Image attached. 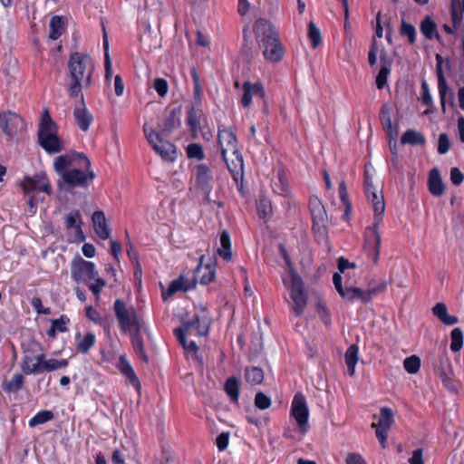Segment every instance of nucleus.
Wrapping results in <instances>:
<instances>
[{
	"label": "nucleus",
	"instance_id": "47",
	"mask_svg": "<svg viewBox=\"0 0 464 464\" xmlns=\"http://www.w3.org/2000/svg\"><path fill=\"white\" fill-rule=\"evenodd\" d=\"M186 154L188 159L203 160L206 157L203 147L199 143H190L186 148Z\"/></svg>",
	"mask_w": 464,
	"mask_h": 464
},
{
	"label": "nucleus",
	"instance_id": "13",
	"mask_svg": "<svg viewBox=\"0 0 464 464\" xmlns=\"http://www.w3.org/2000/svg\"><path fill=\"white\" fill-rule=\"evenodd\" d=\"M386 290V285L382 284L376 287L362 289L355 286H346L339 295L348 302L361 301L362 304H369L378 293Z\"/></svg>",
	"mask_w": 464,
	"mask_h": 464
},
{
	"label": "nucleus",
	"instance_id": "64",
	"mask_svg": "<svg viewBox=\"0 0 464 464\" xmlns=\"http://www.w3.org/2000/svg\"><path fill=\"white\" fill-rule=\"evenodd\" d=\"M70 319L67 317V315L63 314L58 319H54L52 321V324L53 325V328H56V330L60 333H65L68 331L67 324H69Z\"/></svg>",
	"mask_w": 464,
	"mask_h": 464
},
{
	"label": "nucleus",
	"instance_id": "63",
	"mask_svg": "<svg viewBox=\"0 0 464 464\" xmlns=\"http://www.w3.org/2000/svg\"><path fill=\"white\" fill-rule=\"evenodd\" d=\"M94 283L87 284L89 289L95 295L96 298L99 299L100 293L102 289L105 286L106 282L104 279L98 277V276L93 279Z\"/></svg>",
	"mask_w": 464,
	"mask_h": 464
},
{
	"label": "nucleus",
	"instance_id": "37",
	"mask_svg": "<svg viewBox=\"0 0 464 464\" xmlns=\"http://www.w3.org/2000/svg\"><path fill=\"white\" fill-rule=\"evenodd\" d=\"M64 32V21L62 16L54 15L50 20L49 37L52 40H57Z\"/></svg>",
	"mask_w": 464,
	"mask_h": 464
},
{
	"label": "nucleus",
	"instance_id": "30",
	"mask_svg": "<svg viewBox=\"0 0 464 464\" xmlns=\"http://www.w3.org/2000/svg\"><path fill=\"white\" fill-rule=\"evenodd\" d=\"M436 73L438 78V91L440 99L441 111L445 113L447 110L446 96L450 89L442 71V64H436Z\"/></svg>",
	"mask_w": 464,
	"mask_h": 464
},
{
	"label": "nucleus",
	"instance_id": "52",
	"mask_svg": "<svg viewBox=\"0 0 464 464\" xmlns=\"http://www.w3.org/2000/svg\"><path fill=\"white\" fill-rule=\"evenodd\" d=\"M403 366L408 373H417L420 368V359L416 355L407 357L403 362Z\"/></svg>",
	"mask_w": 464,
	"mask_h": 464
},
{
	"label": "nucleus",
	"instance_id": "11",
	"mask_svg": "<svg viewBox=\"0 0 464 464\" xmlns=\"http://www.w3.org/2000/svg\"><path fill=\"white\" fill-rule=\"evenodd\" d=\"M290 415L295 420L301 432L305 433L308 431L310 428L308 423L309 409L305 396L302 392L295 394L291 404Z\"/></svg>",
	"mask_w": 464,
	"mask_h": 464
},
{
	"label": "nucleus",
	"instance_id": "15",
	"mask_svg": "<svg viewBox=\"0 0 464 464\" xmlns=\"http://www.w3.org/2000/svg\"><path fill=\"white\" fill-rule=\"evenodd\" d=\"M195 184L207 198L212 190L213 176L210 168L206 164H198L195 168Z\"/></svg>",
	"mask_w": 464,
	"mask_h": 464
},
{
	"label": "nucleus",
	"instance_id": "24",
	"mask_svg": "<svg viewBox=\"0 0 464 464\" xmlns=\"http://www.w3.org/2000/svg\"><path fill=\"white\" fill-rule=\"evenodd\" d=\"M428 188L434 197H440L445 191V185L442 181L440 172L438 168H432L429 172Z\"/></svg>",
	"mask_w": 464,
	"mask_h": 464
},
{
	"label": "nucleus",
	"instance_id": "9",
	"mask_svg": "<svg viewBox=\"0 0 464 464\" xmlns=\"http://www.w3.org/2000/svg\"><path fill=\"white\" fill-rule=\"evenodd\" d=\"M243 94L240 99V104L243 108L247 109L252 104L253 96H256L262 100V111L265 115H268V102L266 99V90L262 82H244L242 85Z\"/></svg>",
	"mask_w": 464,
	"mask_h": 464
},
{
	"label": "nucleus",
	"instance_id": "14",
	"mask_svg": "<svg viewBox=\"0 0 464 464\" xmlns=\"http://www.w3.org/2000/svg\"><path fill=\"white\" fill-rule=\"evenodd\" d=\"M217 141L222 158H225L228 151H237V149H238L237 135L231 128H227L224 124H218V126Z\"/></svg>",
	"mask_w": 464,
	"mask_h": 464
},
{
	"label": "nucleus",
	"instance_id": "19",
	"mask_svg": "<svg viewBox=\"0 0 464 464\" xmlns=\"http://www.w3.org/2000/svg\"><path fill=\"white\" fill-rule=\"evenodd\" d=\"M222 160L226 162V165L231 173V176L235 181H238V179L243 178L244 172V160L242 153L239 149H237V151H231V157H228L227 154Z\"/></svg>",
	"mask_w": 464,
	"mask_h": 464
},
{
	"label": "nucleus",
	"instance_id": "27",
	"mask_svg": "<svg viewBox=\"0 0 464 464\" xmlns=\"http://www.w3.org/2000/svg\"><path fill=\"white\" fill-rule=\"evenodd\" d=\"M382 66L376 76V86L379 90H382L387 84L388 77L392 70V61L388 58L386 53H382L380 57Z\"/></svg>",
	"mask_w": 464,
	"mask_h": 464
},
{
	"label": "nucleus",
	"instance_id": "16",
	"mask_svg": "<svg viewBox=\"0 0 464 464\" xmlns=\"http://www.w3.org/2000/svg\"><path fill=\"white\" fill-rule=\"evenodd\" d=\"M23 118L14 111H7L1 112L0 127L3 132L8 137L15 135L23 128Z\"/></svg>",
	"mask_w": 464,
	"mask_h": 464
},
{
	"label": "nucleus",
	"instance_id": "61",
	"mask_svg": "<svg viewBox=\"0 0 464 464\" xmlns=\"http://www.w3.org/2000/svg\"><path fill=\"white\" fill-rule=\"evenodd\" d=\"M86 317L96 324L102 325L103 324V318L101 314L93 308L92 305H89L85 309Z\"/></svg>",
	"mask_w": 464,
	"mask_h": 464
},
{
	"label": "nucleus",
	"instance_id": "31",
	"mask_svg": "<svg viewBox=\"0 0 464 464\" xmlns=\"http://www.w3.org/2000/svg\"><path fill=\"white\" fill-rule=\"evenodd\" d=\"M432 314L436 316L442 324L446 325H454L459 322V318L455 315H450L448 314L447 305L444 303H437L432 307Z\"/></svg>",
	"mask_w": 464,
	"mask_h": 464
},
{
	"label": "nucleus",
	"instance_id": "33",
	"mask_svg": "<svg viewBox=\"0 0 464 464\" xmlns=\"http://www.w3.org/2000/svg\"><path fill=\"white\" fill-rule=\"evenodd\" d=\"M220 247L218 249V254L224 261L229 262L232 259L231 249V237L227 230L224 229L220 232Z\"/></svg>",
	"mask_w": 464,
	"mask_h": 464
},
{
	"label": "nucleus",
	"instance_id": "60",
	"mask_svg": "<svg viewBox=\"0 0 464 464\" xmlns=\"http://www.w3.org/2000/svg\"><path fill=\"white\" fill-rule=\"evenodd\" d=\"M153 88L160 97L166 96L169 91L168 82L163 78H157L154 81Z\"/></svg>",
	"mask_w": 464,
	"mask_h": 464
},
{
	"label": "nucleus",
	"instance_id": "55",
	"mask_svg": "<svg viewBox=\"0 0 464 464\" xmlns=\"http://www.w3.org/2000/svg\"><path fill=\"white\" fill-rule=\"evenodd\" d=\"M271 404H272V401H271L270 397H268L264 392H259L256 394L255 405L259 410H266L271 406Z\"/></svg>",
	"mask_w": 464,
	"mask_h": 464
},
{
	"label": "nucleus",
	"instance_id": "8",
	"mask_svg": "<svg viewBox=\"0 0 464 464\" xmlns=\"http://www.w3.org/2000/svg\"><path fill=\"white\" fill-rule=\"evenodd\" d=\"M98 276L94 263L76 256L71 264V276L77 284H88Z\"/></svg>",
	"mask_w": 464,
	"mask_h": 464
},
{
	"label": "nucleus",
	"instance_id": "6",
	"mask_svg": "<svg viewBox=\"0 0 464 464\" xmlns=\"http://www.w3.org/2000/svg\"><path fill=\"white\" fill-rule=\"evenodd\" d=\"M308 209L312 218V231L316 240H325L328 237L329 218L322 200L315 195L309 198Z\"/></svg>",
	"mask_w": 464,
	"mask_h": 464
},
{
	"label": "nucleus",
	"instance_id": "23",
	"mask_svg": "<svg viewBox=\"0 0 464 464\" xmlns=\"http://www.w3.org/2000/svg\"><path fill=\"white\" fill-rule=\"evenodd\" d=\"M116 366L121 372V373L127 377V379L129 380L130 383L132 386H134L135 388L140 387V380L131 364L130 363L126 354H121L119 356V361Z\"/></svg>",
	"mask_w": 464,
	"mask_h": 464
},
{
	"label": "nucleus",
	"instance_id": "43",
	"mask_svg": "<svg viewBox=\"0 0 464 464\" xmlns=\"http://www.w3.org/2000/svg\"><path fill=\"white\" fill-rule=\"evenodd\" d=\"M421 103L427 107L433 106V100L432 96L430 94V87L426 80H422L421 82ZM433 111L430 108L424 111L423 114L428 115L430 113H432Z\"/></svg>",
	"mask_w": 464,
	"mask_h": 464
},
{
	"label": "nucleus",
	"instance_id": "39",
	"mask_svg": "<svg viewBox=\"0 0 464 464\" xmlns=\"http://www.w3.org/2000/svg\"><path fill=\"white\" fill-rule=\"evenodd\" d=\"M193 82V106H200L203 99V91L200 85L199 75L195 68L191 70Z\"/></svg>",
	"mask_w": 464,
	"mask_h": 464
},
{
	"label": "nucleus",
	"instance_id": "41",
	"mask_svg": "<svg viewBox=\"0 0 464 464\" xmlns=\"http://www.w3.org/2000/svg\"><path fill=\"white\" fill-rule=\"evenodd\" d=\"M245 379L251 385L260 384L264 380V372L256 366L246 367L245 369Z\"/></svg>",
	"mask_w": 464,
	"mask_h": 464
},
{
	"label": "nucleus",
	"instance_id": "44",
	"mask_svg": "<svg viewBox=\"0 0 464 464\" xmlns=\"http://www.w3.org/2000/svg\"><path fill=\"white\" fill-rule=\"evenodd\" d=\"M463 332L459 327L454 328L450 333V350L452 353H458L463 346Z\"/></svg>",
	"mask_w": 464,
	"mask_h": 464
},
{
	"label": "nucleus",
	"instance_id": "29",
	"mask_svg": "<svg viewBox=\"0 0 464 464\" xmlns=\"http://www.w3.org/2000/svg\"><path fill=\"white\" fill-rule=\"evenodd\" d=\"M48 133H58V126L52 119L49 111L44 110L41 116L37 137L48 135Z\"/></svg>",
	"mask_w": 464,
	"mask_h": 464
},
{
	"label": "nucleus",
	"instance_id": "7",
	"mask_svg": "<svg viewBox=\"0 0 464 464\" xmlns=\"http://www.w3.org/2000/svg\"><path fill=\"white\" fill-rule=\"evenodd\" d=\"M143 130L148 142L157 154H159L165 160H175L176 147L174 144H172L169 141L162 140L160 134L152 129L149 130L147 124H144Z\"/></svg>",
	"mask_w": 464,
	"mask_h": 464
},
{
	"label": "nucleus",
	"instance_id": "20",
	"mask_svg": "<svg viewBox=\"0 0 464 464\" xmlns=\"http://www.w3.org/2000/svg\"><path fill=\"white\" fill-rule=\"evenodd\" d=\"M196 286V280H189L184 275L172 280L166 292L162 293V298L167 299L178 292H188Z\"/></svg>",
	"mask_w": 464,
	"mask_h": 464
},
{
	"label": "nucleus",
	"instance_id": "57",
	"mask_svg": "<svg viewBox=\"0 0 464 464\" xmlns=\"http://www.w3.org/2000/svg\"><path fill=\"white\" fill-rule=\"evenodd\" d=\"M450 149V141L447 133L443 132L439 135L438 152L441 155L446 154Z\"/></svg>",
	"mask_w": 464,
	"mask_h": 464
},
{
	"label": "nucleus",
	"instance_id": "48",
	"mask_svg": "<svg viewBox=\"0 0 464 464\" xmlns=\"http://www.w3.org/2000/svg\"><path fill=\"white\" fill-rule=\"evenodd\" d=\"M308 38L314 49L322 44L321 31L312 21L308 24Z\"/></svg>",
	"mask_w": 464,
	"mask_h": 464
},
{
	"label": "nucleus",
	"instance_id": "56",
	"mask_svg": "<svg viewBox=\"0 0 464 464\" xmlns=\"http://www.w3.org/2000/svg\"><path fill=\"white\" fill-rule=\"evenodd\" d=\"M277 178H278V194L286 196L289 192V188H288L287 179H286L285 170L283 169H278Z\"/></svg>",
	"mask_w": 464,
	"mask_h": 464
},
{
	"label": "nucleus",
	"instance_id": "17",
	"mask_svg": "<svg viewBox=\"0 0 464 464\" xmlns=\"http://www.w3.org/2000/svg\"><path fill=\"white\" fill-rule=\"evenodd\" d=\"M80 103L79 107L73 109V118L76 125L82 131H88L92 123L93 122L92 113L86 108L83 94L79 95Z\"/></svg>",
	"mask_w": 464,
	"mask_h": 464
},
{
	"label": "nucleus",
	"instance_id": "49",
	"mask_svg": "<svg viewBox=\"0 0 464 464\" xmlns=\"http://www.w3.org/2000/svg\"><path fill=\"white\" fill-rule=\"evenodd\" d=\"M180 125V120L176 116L172 111L163 121L162 131L169 133Z\"/></svg>",
	"mask_w": 464,
	"mask_h": 464
},
{
	"label": "nucleus",
	"instance_id": "1",
	"mask_svg": "<svg viewBox=\"0 0 464 464\" xmlns=\"http://www.w3.org/2000/svg\"><path fill=\"white\" fill-rule=\"evenodd\" d=\"M53 169L61 178V190L72 191L76 188H87L95 179L89 158L82 152L60 155L53 161Z\"/></svg>",
	"mask_w": 464,
	"mask_h": 464
},
{
	"label": "nucleus",
	"instance_id": "50",
	"mask_svg": "<svg viewBox=\"0 0 464 464\" xmlns=\"http://www.w3.org/2000/svg\"><path fill=\"white\" fill-rule=\"evenodd\" d=\"M394 421L392 409L383 407L381 409L379 421L376 426L391 428Z\"/></svg>",
	"mask_w": 464,
	"mask_h": 464
},
{
	"label": "nucleus",
	"instance_id": "34",
	"mask_svg": "<svg viewBox=\"0 0 464 464\" xmlns=\"http://www.w3.org/2000/svg\"><path fill=\"white\" fill-rule=\"evenodd\" d=\"M131 345L136 355L145 363L149 362V356L144 348L143 338L140 331L138 329L131 335Z\"/></svg>",
	"mask_w": 464,
	"mask_h": 464
},
{
	"label": "nucleus",
	"instance_id": "54",
	"mask_svg": "<svg viewBox=\"0 0 464 464\" xmlns=\"http://www.w3.org/2000/svg\"><path fill=\"white\" fill-rule=\"evenodd\" d=\"M80 223H81V215L78 210L69 213L65 218V226H66V228H68V229H72V228L80 229L81 228Z\"/></svg>",
	"mask_w": 464,
	"mask_h": 464
},
{
	"label": "nucleus",
	"instance_id": "38",
	"mask_svg": "<svg viewBox=\"0 0 464 464\" xmlns=\"http://www.w3.org/2000/svg\"><path fill=\"white\" fill-rule=\"evenodd\" d=\"M420 30L421 34L429 40H432L435 36L437 38L440 37V35L437 34V25L430 16H426L421 21Z\"/></svg>",
	"mask_w": 464,
	"mask_h": 464
},
{
	"label": "nucleus",
	"instance_id": "12",
	"mask_svg": "<svg viewBox=\"0 0 464 464\" xmlns=\"http://www.w3.org/2000/svg\"><path fill=\"white\" fill-rule=\"evenodd\" d=\"M24 194L34 192H44L52 194V186L47 175L44 172H36L33 176H24L20 183Z\"/></svg>",
	"mask_w": 464,
	"mask_h": 464
},
{
	"label": "nucleus",
	"instance_id": "59",
	"mask_svg": "<svg viewBox=\"0 0 464 464\" xmlns=\"http://www.w3.org/2000/svg\"><path fill=\"white\" fill-rule=\"evenodd\" d=\"M372 426L373 428H375L376 437H377L378 440L380 441L382 447L383 449H385L386 442H387V437H388V431H389L390 428L376 426V423H372Z\"/></svg>",
	"mask_w": 464,
	"mask_h": 464
},
{
	"label": "nucleus",
	"instance_id": "62",
	"mask_svg": "<svg viewBox=\"0 0 464 464\" xmlns=\"http://www.w3.org/2000/svg\"><path fill=\"white\" fill-rule=\"evenodd\" d=\"M359 348L356 344H352L345 352V363H357Z\"/></svg>",
	"mask_w": 464,
	"mask_h": 464
},
{
	"label": "nucleus",
	"instance_id": "53",
	"mask_svg": "<svg viewBox=\"0 0 464 464\" xmlns=\"http://www.w3.org/2000/svg\"><path fill=\"white\" fill-rule=\"evenodd\" d=\"M457 5H459V0H451L450 4V16L452 21V25L455 28H458L462 23V14L460 10H459Z\"/></svg>",
	"mask_w": 464,
	"mask_h": 464
},
{
	"label": "nucleus",
	"instance_id": "25",
	"mask_svg": "<svg viewBox=\"0 0 464 464\" xmlns=\"http://www.w3.org/2000/svg\"><path fill=\"white\" fill-rule=\"evenodd\" d=\"M92 221L97 236L102 240L108 239L110 237V229L104 212L102 210L95 211L92 216Z\"/></svg>",
	"mask_w": 464,
	"mask_h": 464
},
{
	"label": "nucleus",
	"instance_id": "35",
	"mask_svg": "<svg viewBox=\"0 0 464 464\" xmlns=\"http://www.w3.org/2000/svg\"><path fill=\"white\" fill-rule=\"evenodd\" d=\"M379 118L383 130L389 136L392 135L393 126L392 122V108L383 104L380 110Z\"/></svg>",
	"mask_w": 464,
	"mask_h": 464
},
{
	"label": "nucleus",
	"instance_id": "26",
	"mask_svg": "<svg viewBox=\"0 0 464 464\" xmlns=\"http://www.w3.org/2000/svg\"><path fill=\"white\" fill-rule=\"evenodd\" d=\"M204 259V256H200L199 264L198 265L195 271V280L196 278L199 279L201 285H208L215 278V267L212 265H202V261Z\"/></svg>",
	"mask_w": 464,
	"mask_h": 464
},
{
	"label": "nucleus",
	"instance_id": "32",
	"mask_svg": "<svg viewBox=\"0 0 464 464\" xmlns=\"http://www.w3.org/2000/svg\"><path fill=\"white\" fill-rule=\"evenodd\" d=\"M224 391L226 394L229 397L230 401L237 405L240 394L239 380L235 376L227 378L224 384Z\"/></svg>",
	"mask_w": 464,
	"mask_h": 464
},
{
	"label": "nucleus",
	"instance_id": "58",
	"mask_svg": "<svg viewBox=\"0 0 464 464\" xmlns=\"http://www.w3.org/2000/svg\"><path fill=\"white\" fill-rule=\"evenodd\" d=\"M339 197L342 203L345 206V212L351 210V203L348 198L347 188L344 180L339 183L338 187Z\"/></svg>",
	"mask_w": 464,
	"mask_h": 464
},
{
	"label": "nucleus",
	"instance_id": "46",
	"mask_svg": "<svg viewBox=\"0 0 464 464\" xmlns=\"http://www.w3.org/2000/svg\"><path fill=\"white\" fill-rule=\"evenodd\" d=\"M96 337L92 332L87 333L84 337L77 343V351L82 353H88L91 348L95 344Z\"/></svg>",
	"mask_w": 464,
	"mask_h": 464
},
{
	"label": "nucleus",
	"instance_id": "40",
	"mask_svg": "<svg viewBox=\"0 0 464 464\" xmlns=\"http://www.w3.org/2000/svg\"><path fill=\"white\" fill-rule=\"evenodd\" d=\"M103 35H102V45L104 50V69H105V78L106 80H110L112 76V64L109 53V40L107 32L105 27H102Z\"/></svg>",
	"mask_w": 464,
	"mask_h": 464
},
{
	"label": "nucleus",
	"instance_id": "3",
	"mask_svg": "<svg viewBox=\"0 0 464 464\" xmlns=\"http://www.w3.org/2000/svg\"><path fill=\"white\" fill-rule=\"evenodd\" d=\"M68 69L72 82L68 85L67 92L69 98L74 99L82 94V89L92 86L95 65L89 54L73 52L70 54Z\"/></svg>",
	"mask_w": 464,
	"mask_h": 464
},
{
	"label": "nucleus",
	"instance_id": "36",
	"mask_svg": "<svg viewBox=\"0 0 464 464\" xmlns=\"http://www.w3.org/2000/svg\"><path fill=\"white\" fill-rule=\"evenodd\" d=\"M401 142L402 144H410L412 146L416 145H424L426 142L425 137L422 133L416 131L414 130H407L401 138Z\"/></svg>",
	"mask_w": 464,
	"mask_h": 464
},
{
	"label": "nucleus",
	"instance_id": "42",
	"mask_svg": "<svg viewBox=\"0 0 464 464\" xmlns=\"http://www.w3.org/2000/svg\"><path fill=\"white\" fill-rule=\"evenodd\" d=\"M54 415L52 411L43 410L38 411L34 417H32L29 421V427L34 428L40 424L46 423L53 419Z\"/></svg>",
	"mask_w": 464,
	"mask_h": 464
},
{
	"label": "nucleus",
	"instance_id": "4",
	"mask_svg": "<svg viewBox=\"0 0 464 464\" xmlns=\"http://www.w3.org/2000/svg\"><path fill=\"white\" fill-rule=\"evenodd\" d=\"M254 31L266 61L273 63L280 62L285 49L275 26L267 20L259 19L255 23Z\"/></svg>",
	"mask_w": 464,
	"mask_h": 464
},
{
	"label": "nucleus",
	"instance_id": "28",
	"mask_svg": "<svg viewBox=\"0 0 464 464\" xmlns=\"http://www.w3.org/2000/svg\"><path fill=\"white\" fill-rule=\"evenodd\" d=\"M44 354L41 353L35 357L25 355L23 358L21 368L24 373L33 374L41 372V366Z\"/></svg>",
	"mask_w": 464,
	"mask_h": 464
},
{
	"label": "nucleus",
	"instance_id": "51",
	"mask_svg": "<svg viewBox=\"0 0 464 464\" xmlns=\"http://www.w3.org/2000/svg\"><path fill=\"white\" fill-rule=\"evenodd\" d=\"M400 34L402 36H407L411 44H413L416 42V29L414 25L407 23L403 19L401 20V24Z\"/></svg>",
	"mask_w": 464,
	"mask_h": 464
},
{
	"label": "nucleus",
	"instance_id": "2",
	"mask_svg": "<svg viewBox=\"0 0 464 464\" xmlns=\"http://www.w3.org/2000/svg\"><path fill=\"white\" fill-rule=\"evenodd\" d=\"M364 193L367 199L372 203L373 210L372 224L365 228L363 248L366 256L373 264H377L380 256L381 235L379 228L383 220L385 212V201L383 195L378 194L376 188L373 186L372 178L364 173L363 180Z\"/></svg>",
	"mask_w": 464,
	"mask_h": 464
},
{
	"label": "nucleus",
	"instance_id": "21",
	"mask_svg": "<svg viewBox=\"0 0 464 464\" xmlns=\"http://www.w3.org/2000/svg\"><path fill=\"white\" fill-rule=\"evenodd\" d=\"M204 117L203 111L199 106H191L187 111L186 121L190 130V135L193 139L198 137V130L200 129V120Z\"/></svg>",
	"mask_w": 464,
	"mask_h": 464
},
{
	"label": "nucleus",
	"instance_id": "45",
	"mask_svg": "<svg viewBox=\"0 0 464 464\" xmlns=\"http://www.w3.org/2000/svg\"><path fill=\"white\" fill-rule=\"evenodd\" d=\"M24 383V378L21 373H15L10 381L5 382V391L9 393H16Z\"/></svg>",
	"mask_w": 464,
	"mask_h": 464
},
{
	"label": "nucleus",
	"instance_id": "18",
	"mask_svg": "<svg viewBox=\"0 0 464 464\" xmlns=\"http://www.w3.org/2000/svg\"><path fill=\"white\" fill-rule=\"evenodd\" d=\"M202 314H195L191 320L186 321L183 324L186 328H195L199 336H207L209 333L211 325V318L208 314L206 306L201 307Z\"/></svg>",
	"mask_w": 464,
	"mask_h": 464
},
{
	"label": "nucleus",
	"instance_id": "22",
	"mask_svg": "<svg viewBox=\"0 0 464 464\" xmlns=\"http://www.w3.org/2000/svg\"><path fill=\"white\" fill-rule=\"evenodd\" d=\"M38 143L48 154H56L63 150L58 133H48V135L40 136L38 137Z\"/></svg>",
	"mask_w": 464,
	"mask_h": 464
},
{
	"label": "nucleus",
	"instance_id": "10",
	"mask_svg": "<svg viewBox=\"0 0 464 464\" xmlns=\"http://www.w3.org/2000/svg\"><path fill=\"white\" fill-rule=\"evenodd\" d=\"M119 327L122 332H130L133 327H139L137 312L133 307L127 308L123 300L118 298L113 304Z\"/></svg>",
	"mask_w": 464,
	"mask_h": 464
},
{
	"label": "nucleus",
	"instance_id": "5",
	"mask_svg": "<svg viewBox=\"0 0 464 464\" xmlns=\"http://www.w3.org/2000/svg\"><path fill=\"white\" fill-rule=\"evenodd\" d=\"M284 257L289 266V276L291 278L290 297L294 303L291 307V313L295 317H299L303 314L307 305L308 295L302 277L291 266L290 259L285 252Z\"/></svg>",
	"mask_w": 464,
	"mask_h": 464
}]
</instances>
